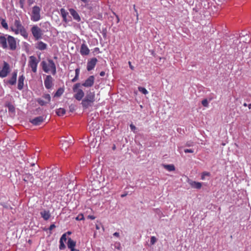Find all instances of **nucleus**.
<instances>
[{"label":"nucleus","instance_id":"obj_1","mask_svg":"<svg viewBox=\"0 0 251 251\" xmlns=\"http://www.w3.org/2000/svg\"><path fill=\"white\" fill-rule=\"evenodd\" d=\"M95 100V95L94 92H88L81 101V104L84 109L92 106Z\"/></svg>","mask_w":251,"mask_h":251},{"label":"nucleus","instance_id":"obj_2","mask_svg":"<svg viewBox=\"0 0 251 251\" xmlns=\"http://www.w3.org/2000/svg\"><path fill=\"white\" fill-rule=\"evenodd\" d=\"M81 86V83H77L75 84L73 88V90L75 93L74 98L77 100H81L84 96V92L81 89L79 88Z\"/></svg>","mask_w":251,"mask_h":251},{"label":"nucleus","instance_id":"obj_3","mask_svg":"<svg viewBox=\"0 0 251 251\" xmlns=\"http://www.w3.org/2000/svg\"><path fill=\"white\" fill-rule=\"evenodd\" d=\"M40 11L41 8L39 6L33 7L31 14V20L34 22L40 20L41 19Z\"/></svg>","mask_w":251,"mask_h":251},{"label":"nucleus","instance_id":"obj_4","mask_svg":"<svg viewBox=\"0 0 251 251\" xmlns=\"http://www.w3.org/2000/svg\"><path fill=\"white\" fill-rule=\"evenodd\" d=\"M31 31L36 40H38L42 38L43 35L42 31L41 28L37 25H34L31 28Z\"/></svg>","mask_w":251,"mask_h":251},{"label":"nucleus","instance_id":"obj_5","mask_svg":"<svg viewBox=\"0 0 251 251\" xmlns=\"http://www.w3.org/2000/svg\"><path fill=\"white\" fill-rule=\"evenodd\" d=\"M39 62V60H38L35 56H31L29 57L28 66L31 68L34 73H36L37 71V64Z\"/></svg>","mask_w":251,"mask_h":251},{"label":"nucleus","instance_id":"obj_6","mask_svg":"<svg viewBox=\"0 0 251 251\" xmlns=\"http://www.w3.org/2000/svg\"><path fill=\"white\" fill-rule=\"evenodd\" d=\"M9 72V65L7 62L4 61L3 63L2 69L0 71V76L1 77H4L6 76Z\"/></svg>","mask_w":251,"mask_h":251},{"label":"nucleus","instance_id":"obj_7","mask_svg":"<svg viewBox=\"0 0 251 251\" xmlns=\"http://www.w3.org/2000/svg\"><path fill=\"white\" fill-rule=\"evenodd\" d=\"M7 42L10 49L15 50L16 48V42L15 38L11 36L8 35L7 37Z\"/></svg>","mask_w":251,"mask_h":251},{"label":"nucleus","instance_id":"obj_8","mask_svg":"<svg viewBox=\"0 0 251 251\" xmlns=\"http://www.w3.org/2000/svg\"><path fill=\"white\" fill-rule=\"evenodd\" d=\"M94 76L93 75H91L85 81L84 83L81 84V85L86 87H91L94 84Z\"/></svg>","mask_w":251,"mask_h":251},{"label":"nucleus","instance_id":"obj_9","mask_svg":"<svg viewBox=\"0 0 251 251\" xmlns=\"http://www.w3.org/2000/svg\"><path fill=\"white\" fill-rule=\"evenodd\" d=\"M98 60L96 58H93L88 61L87 63V69L88 71L93 70L96 65Z\"/></svg>","mask_w":251,"mask_h":251},{"label":"nucleus","instance_id":"obj_10","mask_svg":"<svg viewBox=\"0 0 251 251\" xmlns=\"http://www.w3.org/2000/svg\"><path fill=\"white\" fill-rule=\"evenodd\" d=\"M44 84L47 89H50L52 85V78L50 75H47Z\"/></svg>","mask_w":251,"mask_h":251},{"label":"nucleus","instance_id":"obj_11","mask_svg":"<svg viewBox=\"0 0 251 251\" xmlns=\"http://www.w3.org/2000/svg\"><path fill=\"white\" fill-rule=\"evenodd\" d=\"M44 118L43 116H39L36 117L32 120H30V122L34 125H40L42 122H43Z\"/></svg>","mask_w":251,"mask_h":251},{"label":"nucleus","instance_id":"obj_12","mask_svg":"<svg viewBox=\"0 0 251 251\" xmlns=\"http://www.w3.org/2000/svg\"><path fill=\"white\" fill-rule=\"evenodd\" d=\"M80 52L82 55H86L89 53L90 50L87 46L85 44H83L81 46Z\"/></svg>","mask_w":251,"mask_h":251},{"label":"nucleus","instance_id":"obj_13","mask_svg":"<svg viewBox=\"0 0 251 251\" xmlns=\"http://www.w3.org/2000/svg\"><path fill=\"white\" fill-rule=\"evenodd\" d=\"M69 11L71 15L73 17L74 19L79 22L80 21V18L77 12L74 9L71 8Z\"/></svg>","mask_w":251,"mask_h":251},{"label":"nucleus","instance_id":"obj_14","mask_svg":"<svg viewBox=\"0 0 251 251\" xmlns=\"http://www.w3.org/2000/svg\"><path fill=\"white\" fill-rule=\"evenodd\" d=\"M76 242L73 241L71 238L68 239L67 245L69 249L71 250V251H75V246Z\"/></svg>","mask_w":251,"mask_h":251},{"label":"nucleus","instance_id":"obj_15","mask_svg":"<svg viewBox=\"0 0 251 251\" xmlns=\"http://www.w3.org/2000/svg\"><path fill=\"white\" fill-rule=\"evenodd\" d=\"M7 38L6 39L4 36H0V44L3 49L7 48Z\"/></svg>","mask_w":251,"mask_h":251},{"label":"nucleus","instance_id":"obj_16","mask_svg":"<svg viewBox=\"0 0 251 251\" xmlns=\"http://www.w3.org/2000/svg\"><path fill=\"white\" fill-rule=\"evenodd\" d=\"M23 180L25 182H27L29 181L31 183H33V180H34V178L31 174L28 173V174H25L24 175V177L23 178Z\"/></svg>","mask_w":251,"mask_h":251},{"label":"nucleus","instance_id":"obj_17","mask_svg":"<svg viewBox=\"0 0 251 251\" xmlns=\"http://www.w3.org/2000/svg\"><path fill=\"white\" fill-rule=\"evenodd\" d=\"M24 79H25V77L23 75H22L21 76H20L19 77L18 83V89L22 90L23 88Z\"/></svg>","mask_w":251,"mask_h":251},{"label":"nucleus","instance_id":"obj_18","mask_svg":"<svg viewBox=\"0 0 251 251\" xmlns=\"http://www.w3.org/2000/svg\"><path fill=\"white\" fill-rule=\"evenodd\" d=\"M47 45L46 44L42 41H39L36 44V48L40 50H44L47 49Z\"/></svg>","mask_w":251,"mask_h":251},{"label":"nucleus","instance_id":"obj_19","mask_svg":"<svg viewBox=\"0 0 251 251\" xmlns=\"http://www.w3.org/2000/svg\"><path fill=\"white\" fill-rule=\"evenodd\" d=\"M17 79V72L14 71L12 73V76L11 78L8 80V83L11 85H14L16 84Z\"/></svg>","mask_w":251,"mask_h":251},{"label":"nucleus","instance_id":"obj_20","mask_svg":"<svg viewBox=\"0 0 251 251\" xmlns=\"http://www.w3.org/2000/svg\"><path fill=\"white\" fill-rule=\"evenodd\" d=\"M162 166L166 170L169 172L174 171L175 167L173 164H162Z\"/></svg>","mask_w":251,"mask_h":251},{"label":"nucleus","instance_id":"obj_21","mask_svg":"<svg viewBox=\"0 0 251 251\" xmlns=\"http://www.w3.org/2000/svg\"><path fill=\"white\" fill-rule=\"evenodd\" d=\"M201 4L200 3H198V4H196L195 7L193 8V14L197 15L198 13H200V11H201Z\"/></svg>","mask_w":251,"mask_h":251},{"label":"nucleus","instance_id":"obj_22","mask_svg":"<svg viewBox=\"0 0 251 251\" xmlns=\"http://www.w3.org/2000/svg\"><path fill=\"white\" fill-rule=\"evenodd\" d=\"M41 215L45 220H48L50 217V214L49 211L44 210L40 212Z\"/></svg>","mask_w":251,"mask_h":251},{"label":"nucleus","instance_id":"obj_23","mask_svg":"<svg viewBox=\"0 0 251 251\" xmlns=\"http://www.w3.org/2000/svg\"><path fill=\"white\" fill-rule=\"evenodd\" d=\"M190 184L192 188L197 189H201L202 186L201 183L196 181H192Z\"/></svg>","mask_w":251,"mask_h":251},{"label":"nucleus","instance_id":"obj_24","mask_svg":"<svg viewBox=\"0 0 251 251\" xmlns=\"http://www.w3.org/2000/svg\"><path fill=\"white\" fill-rule=\"evenodd\" d=\"M49 66L50 68V70L52 71V73L53 74H55L56 73V67L54 63L52 60H49Z\"/></svg>","mask_w":251,"mask_h":251},{"label":"nucleus","instance_id":"obj_25","mask_svg":"<svg viewBox=\"0 0 251 251\" xmlns=\"http://www.w3.org/2000/svg\"><path fill=\"white\" fill-rule=\"evenodd\" d=\"M12 27L17 28L19 29H21L24 26L22 25L19 20H15L14 21V26Z\"/></svg>","mask_w":251,"mask_h":251},{"label":"nucleus","instance_id":"obj_26","mask_svg":"<svg viewBox=\"0 0 251 251\" xmlns=\"http://www.w3.org/2000/svg\"><path fill=\"white\" fill-rule=\"evenodd\" d=\"M60 12L63 17V21L65 22H67V15H68V13L66 12L65 10L63 8L61 9Z\"/></svg>","mask_w":251,"mask_h":251},{"label":"nucleus","instance_id":"obj_27","mask_svg":"<svg viewBox=\"0 0 251 251\" xmlns=\"http://www.w3.org/2000/svg\"><path fill=\"white\" fill-rule=\"evenodd\" d=\"M41 64L44 71L46 73H48L50 71V69L48 68L47 63L45 61H43L42 62Z\"/></svg>","mask_w":251,"mask_h":251},{"label":"nucleus","instance_id":"obj_28","mask_svg":"<svg viewBox=\"0 0 251 251\" xmlns=\"http://www.w3.org/2000/svg\"><path fill=\"white\" fill-rule=\"evenodd\" d=\"M66 113V110L64 108H60L56 110V114L59 116H62Z\"/></svg>","mask_w":251,"mask_h":251},{"label":"nucleus","instance_id":"obj_29","mask_svg":"<svg viewBox=\"0 0 251 251\" xmlns=\"http://www.w3.org/2000/svg\"><path fill=\"white\" fill-rule=\"evenodd\" d=\"M75 77L72 80V82H75L78 79V76L79 74V69L77 68L75 70Z\"/></svg>","mask_w":251,"mask_h":251},{"label":"nucleus","instance_id":"obj_30","mask_svg":"<svg viewBox=\"0 0 251 251\" xmlns=\"http://www.w3.org/2000/svg\"><path fill=\"white\" fill-rule=\"evenodd\" d=\"M64 90L62 88H59L56 92L54 94V97H60L63 93Z\"/></svg>","mask_w":251,"mask_h":251},{"label":"nucleus","instance_id":"obj_31","mask_svg":"<svg viewBox=\"0 0 251 251\" xmlns=\"http://www.w3.org/2000/svg\"><path fill=\"white\" fill-rule=\"evenodd\" d=\"M21 34L24 36L25 38H27L28 37V33H27L26 30L23 27L21 29H20V32Z\"/></svg>","mask_w":251,"mask_h":251},{"label":"nucleus","instance_id":"obj_32","mask_svg":"<svg viewBox=\"0 0 251 251\" xmlns=\"http://www.w3.org/2000/svg\"><path fill=\"white\" fill-rule=\"evenodd\" d=\"M7 107L8 108L9 111L11 112H14V111H15V107H14V106L12 104H11L10 103H8L7 105Z\"/></svg>","mask_w":251,"mask_h":251},{"label":"nucleus","instance_id":"obj_33","mask_svg":"<svg viewBox=\"0 0 251 251\" xmlns=\"http://www.w3.org/2000/svg\"><path fill=\"white\" fill-rule=\"evenodd\" d=\"M138 90L140 92H142L143 94L145 95L148 93V91L144 87H139Z\"/></svg>","mask_w":251,"mask_h":251},{"label":"nucleus","instance_id":"obj_34","mask_svg":"<svg viewBox=\"0 0 251 251\" xmlns=\"http://www.w3.org/2000/svg\"><path fill=\"white\" fill-rule=\"evenodd\" d=\"M210 173L209 172H203L201 174V179L202 180H204L205 179V177L206 176H210Z\"/></svg>","mask_w":251,"mask_h":251},{"label":"nucleus","instance_id":"obj_35","mask_svg":"<svg viewBox=\"0 0 251 251\" xmlns=\"http://www.w3.org/2000/svg\"><path fill=\"white\" fill-rule=\"evenodd\" d=\"M37 101L38 102V103L43 106V105H44L45 104H46L47 103H49V102L48 101H44L43 100L40 99H38L37 100Z\"/></svg>","mask_w":251,"mask_h":251},{"label":"nucleus","instance_id":"obj_36","mask_svg":"<svg viewBox=\"0 0 251 251\" xmlns=\"http://www.w3.org/2000/svg\"><path fill=\"white\" fill-rule=\"evenodd\" d=\"M59 243H60L59 249L61 250H64V249H65L66 246L64 244V242H63L62 240H60Z\"/></svg>","mask_w":251,"mask_h":251},{"label":"nucleus","instance_id":"obj_37","mask_svg":"<svg viewBox=\"0 0 251 251\" xmlns=\"http://www.w3.org/2000/svg\"><path fill=\"white\" fill-rule=\"evenodd\" d=\"M43 97L47 100L48 102H50V96L49 94H45Z\"/></svg>","mask_w":251,"mask_h":251},{"label":"nucleus","instance_id":"obj_38","mask_svg":"<svg viewBox=\"0 0 251 251\" xmlns=\"http://www.w3.org/2000/svg\"><path fill=\"white\" fill-rule=\"evenodd\" d=\"M157 239L154 236H152L151 238V245H153L156 242Z\"/></svg>","mask_w":251,"mask_h":251},{"label":"nucleus","instance_id":"obj_39","mask_svg":"<svg viewBox=\"0 0 251 251\" xmlns=\"http://www.w3.org/2000/svg\"><path fill=\"white\" fill-rule=\"evenodd\" d=\"M201 103L202 105L204 107H208V102L206 99H204L202 100Z\"/></svg>","mask_w":251,"mask_h":251},{"label":"nucleus","instance_id":"obj_40","mask_svg":"<svg viewBox=\"0 0 251 251\" xmlns=\"http://www.w3.org/2000/svg\"><path fill=\"white\" fill-rule=\"evenodd\" d=\"M1 24L4 28L8 29V25L4 20H2Z\"/></svg>","mask_w":251,"mask_h":251},{"label":"nucleus","instance_id":"obj_41","mask_svg":"<svg viewBox=\"0 0 251 251\" xmlns=\"http://www.w3.org/2000/svg\"><path fill=\"white\" fill-rule=\"evenodd\" d=\"M68 143L67 142H64V143H63L62 144V146H61V148L62 149V150H63L64 149L65 150H67V147H68Z\"/></svg>","mask_w":251,"mask_h":251},{"label":"nucleus","instance_id":"obj_42","mask_svg":"<svg viewBox=\"0 0 251 251\" xmlns=\"http://www.w3.org/2000/svg\"><path fill=\"white\" fill-rule=\"evenodd\" d=\"M83 219H84V216H83V215L82 214H79L76 218V220H78V221L82 220Z\"/></svg>","mask_w":251,"mask_h":251},{"label":"nucleus","instance_id":"obj_43","mask_svg":"<svg viewBox=\"0 0 251 251\" xmlns=\"http://www.w3.org/2000/svg\"><path fill=\"white\" fill-rule=\"evenodd\" d=\"M11 29L16 34H19L20 32V29H19L17 28H14V27H11Z\"/></svg>","mask_w":251,"mask_h":251},{"label":"nucleus","instance_id":"obj_44","mask_svg":"<svg viewBox=\"0 0 251 251\" xmlns=\"http://www.w3.org/2000/svg\"><path fill=\"white\" fill-rule=\"evenodd\" d=\"M60 240H62L63 241V242H65L67 240V238H66V234H63L61 237L60 238Z\"/></svg>","mask_w":251,"mask_h":251},{"label":"nucleus","instance_id":"obj_45","mask_svg":"<svg viewBox=\"0 0 251 251\" xmlns=\"http://www.w3.org/2000/svg\"><path fill=\"white\" fill-rule=\"evenodd\" d=\"M49 26H50V23L48 22L44 23L43 24V27H45L47 29V31H48V28L49 27Z\"/></svg>","mask_w":251,"mask_h":251},{"label":"nucleus","instance_id":"obj_46","mask_svg":"<svg viewBox=\"0 0 251 251\" xmlns=\"http://www.w3.org/2000/svg\"><path fill=\"white\" fill-rule=\"evenodd\" d=\"M130 127L131 128V129L134 132H135V130L136 129V127H135V126L134 125H133V124H131L130 125Z\"/></svg>","mask_w":251,"mask_h":251},{"label":"nucleus","instance_id":"obj_47","mask_svg":"<svg viewBox=\"0 0 251 251\" xmlns=\"http://www.w3.org/2000/svg\"><path fill=\"white\" fill-rule=\"evenodd\" d=\"M55 227V226L54 224H52L49 227V230H51Z\"/></svg>","mask_w":251,"mask_h":251},{"label":"nucleus","instance_id":"obj_48","mask_svg":"<svg viewBox=\"0 0 251 251\" xmlns=\"http://www.w3.org/2000/svg\"><path fill=\"white\" fill-rule=\"evenodd\" d=\"M128 64L130 68L132 70H134V67L131 65V63L130 61L128 62Z\"/></svg>","mask_w":251,"mask_h":251},{"label":"nucleus","instance_id":"obj_49","mask_svg":"<svg viewBox=\"0 0 251 251\" xmlns=\"http://www.w3.org/2000/svg\"><path fill=\"white\" fill-rule=\"evenodd\" d=\"M88 218L92 220H94L95 219V217L92 215H89Z\"/></svg>","mask_w":251,"mask_h":251},{"label":"nucleus","instance_id":"obj_50","mask_svg":"<svg viewBox=\"0 0 251 251\" xmlns=\"http://www.w3.org/2000/svg\"><path fill=\"white\" fill-rule=\"evenodd\" d=\"M113 235L114 236H116V237H118L119 236V233L118 232H115L114 234H113Z\"/></svg>","mask_w":251,"mask_h":251},{"label":"nucleus","instance_id":"obj_51","mask_svg":"<svg viewBox=\"0 0 251 251\" xmlns=\"http://www.w3.org/2000/svg\"><path fill=\"white\" fill-rule=\"evenodd\" d=\"M104 75H105V73H104V72L102 71V72H101L100 73V76H103Z\"/></svg>","mask_w":251,"mask_h":251},{"label":"nucleus","instance_id":"obj_52","mask_svg":"<svg viewBox=\"0 0 251 251\" xmlns=\"http://www.w3.org/2000/svg\"><path fill=\"white\" fill-rule=\"evenodd\" d=\"M1 205H2L4 207H5L6 208H8V206L7 205L4 204V203H1Z\"/></svg>","mask_w":251,"mask_h":251},{"label":"nucleus","instance_id":"obj_53","mask_svg":"<svg viewBox=\"0 0 251 251\" xmlns=\"http://www.w3.org/2000/svg\"><path fill=\"white\" fill-rule=\"evenodd\" d=\"M72 106H73L72 105H71L70 106V110L71 112H73L74 110V108L72 107Z\"/></svg>","mask_w":251,"mask_h":251},{"label":"nucleus","instance_id":"obj_54","mask_svg":"<svg viewBox=\"0 0 251 251\" xmlns=\"http://www.w3.org/2000/svg\"><path fill=\"white\" fill-rule=\"evenodd\" d=\"M138 16H139V15H138V12L137 11V13H136V17L137 21H138Z\"/></svg>","mask_w":251,"mask_h":251},{"label":"nucleus","instance_id":"obj_55","mask_svg":"<svg viewBox=\"0 0 251 251\" xmlns=\"http://www.w3.org/2000/svg\"><path fill=\"white\" fill-rule=\"evenodd\" d=\"M133 9H134V11L135 12V13H137V9H136V8L135 5H133Z\"/></svg>","mask_w":251,"mask_h":251},{"label":"nucleus","instance_id":"obj_56","mask_svg":"<svg viewBox=\"0 0 251 251\" xmlns=\"http://www.w3.org/2000/svg\"><path fill=\"white\" fill-rule=\"evenodd\" d=\"M248 107L249 109H251V103L249 104Z\"/></svg>","mask_w":251,"mask_h":251},{"label":"nucleus","instance_id":"obj_57","mask_svg":"<svg viewBox=\"0 0 251 251\" xmlns=\"http://www.w3.org/2000/svg\"><path fill=\"white\" fill-rule=\"evenodd\" d=\"M96 228H97V229H100V227H99L98 225H96Z\"/></svg>","mask_w":251,"mask_h":251},{"label":"nucleus","instance_id":"obj_58","mask_svg":"<svg viewBox=\"0 0 251 251\" xmlns=\"http://www.w3.org/2000/svg\"><path fill=\"white\" fill-rule=\"evenodd\" d=\"M184 151H185V152H188V149H185V150H184Z\"/></svg>","mask_w":251,"mask_h":251},{"label":"nucleus","instance_id":"obj_59","mask_svg":"<svg viewBox=\"0 0 251 251\" xmlns=\"http://www.w3.org/2000/svg\"><path fill=\"white\" fill-rule=\"evenodd\" d=\"M190 152H193V151L190 149H189V153Z\"/></svg>","mask_w":251,"mask_h":251},{"label":"nucleus","instance_id":"obj_60","mask_svg":"<svg viewBox=\"0 0 251 251\" xmlns=\"http://www.w3.org/2000/svg\"><path fill=\"white\" fill-rule=\"evenodd\" d=\"M126 195H122L121 196V197H125Z\"/></svg>","mask_w":251,"mask_h":251},{"label":"nucleus","instance_id":"obj_61","mask_svg":"<svg viewBox=\"0 0 251 251\" xmlns=\"http://www.w3.org/2000/svg\"><path fill=\"white\" fill-rule=\"evenodd\" d=\"M115 148H116V147H115V146H114L113 147V150H115Z\"/></svg>","mask_w":251,"mask_h":251},{"label":"nucleus","instance_id":"obj_62","mask_svg":"<svg viewBox=\"0 0 251 251\" xmlns=\"http://www.w3.org/2000/svg\"><path fill=\"white\" fill-rule=\"evenodd\" d=\"M116 17H117V19H118V21H119V18H118V16H116Z\"/></svg>","mask_w":251,"mask_h":251},{"label":"nucleus","instance_id":"obj_63","mask_svg":"<svg viewBox=\"0 0 251 251\" xmlns=\"http://www.w3.org/2000/svg\"><path fill=\"white\" fill-rule=\"evenodd\" d=\"M34 163L31 164V166H34Z\"/></svg>","mask_w":251,"mask_h":251},{"label":"nucleus","instance_id":"obj_64","mask_svg":"<svg viewBox=\"0 0 251 251\" xmlns=\"http://www.w3.org/2000/svg\"><path fill=\"white\" fill-rule=\"evenodd\" d=\"M75 251H79V250H75Z\"/></svg>","mask_w":251,"mask_h":251}]
</instances>
